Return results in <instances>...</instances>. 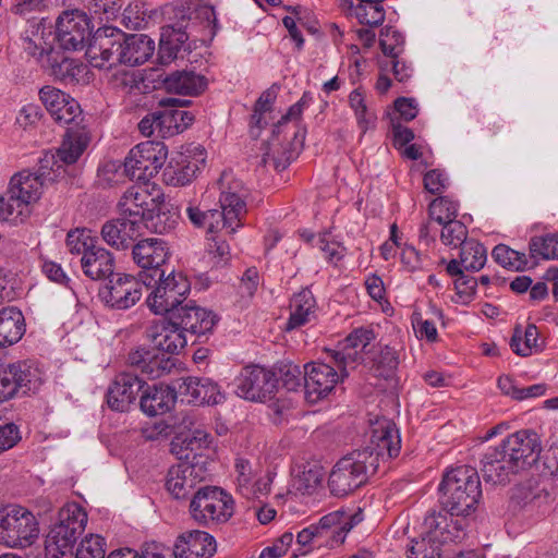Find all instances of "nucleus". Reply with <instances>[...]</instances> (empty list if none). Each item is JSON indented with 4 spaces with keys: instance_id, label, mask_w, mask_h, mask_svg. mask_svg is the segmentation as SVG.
I'll list each match as a JSON object with an SVG mask.
<instances>
[{
    "instance_id": "obj_1",
    "label": "nucleus",
    "mask_w": 558,
    "mask_h": 558,
    "mask_svg": "<svg viewBox=\"0 0 558 558\" xmlns=\"http://www.w3.org/2000/svg\"><path fill=\"white\" fill-rule=\"evenodd\" d=\"M400 449L401 438L396 424L389 420L377 422L371 446L348 453L333 466L328 480L331 494L343 497L354 492L376 473L380 461L398 457Z\"/></svg>"
},
{
    "instance_id": "obj_2",
    "label": "nucleus",
    "mask_w": 558,
    "mask_h": 558,
    "mask_svg": "<svg viewBox=\"0 0 558 558\" xmlns=\"http://www.w3.org/2000/svg\"><path fill=\"white\" fill-rule=\"evenodd\" d=\"M228 175L222 174L221 193L219 197V209L201 210L198 207L189 206L186 214L196 228H205L208 240L209 254L213 255L216 266L227 265L230 258V247L225 239L217 233L226 230L228 234H233L236 229L242 227V218L246 214V204L244 201L245 191L239 181H232L225 186Z\"/></svg>"
},
{
    "instance_id": "obj_3",
    "label": "nucleus",
    "mask_w": 558,
    "mask_h": 558,
    "mask_svg": "<svg viewBox=\"0 0 558 558\" xmlns=\"http://www.w3.org/2000/svg\"><path fill=\"white\" fill-rule=\"evenodd\" d=\"M440 504L450 515H469L482 495L477 471L460 465L448 471L440 483Z\"/></svg>"
},
{
    "instance_id": "obj_4",
    "label": "nucleus",
    "mask_w": 558,
    "mask_h": 558,
    "mask_svg": "<svg viewBox=\"0 0 558 558\" xmlns=\"http://www.w3.org/2000/svg\"><path fill=\"white\" fill-rule=\"evenodd\" d=\"M87 522V514L76 502L64 505L59 510V521L49 531L45 539L47 557L62 558L72 548Z\"/></svg>"
},
{
    "instance_id": "obj_5",
    "label": "nucleus",
    "mask_w": 558,
    "mask_h": 558,
    "mask_svg": "<svg viewBox=\"0 0 558 558\" xmlns=\"http://www.w3.org/2000/svg\"><path fill=\"white\" fill-rule=\"evenodd\" d=\"M191 23H178L162 27L159 43V58L161 62H169L177 58L181 47L189 40L196 22L208 28L209 35L214 36L217 32V16L213 7L198 5L189 17Z\"/></svg>"
},
{
    "instance_id": "obj_6",
    "label": "nucleus",
    "mask_w": 558,
    "mask_h": 558,
    "mask_svg": "<svg viewBox=\"0 0 558 558\" xmlns=\"http://www.w3.org/2000/svg\"><path fill=\"white\" fill-rule=\"evenodd\" d=\"M157 286L147 298L148 307L158 315L172 314L173 311L181 307L187 300L191 291V284L186 276L182 272L171 270L166 276V270L157 274L151 284Z\"/></svg>"
},
{
    "instance_id": "obj_7",
    "label": "nucleus",
    "mask_w": 558,
    "mask_h": 558,
    "mask_svg": "<svg viewBox=\"0 0 558 558\" xmlns=\"http://www.w3.org/2000/svg\"><path fill=\"white\" fill-rule=\"evenodd\" d=\"M39 535L35 515L21 506H8L0 510V543L9 547H27Z\"/></svg>"
},
{
    "instance_id": "obj_8",
    "label": "nucleus",
    "mask_w": 558,
    "mask_h": 558,
    "mask_svg": "<svg viewBox=\"0 0 558 558\" xmlns=\"http://www.w3.org/2000/svg\"><path fill=\"white\" fill-rule=\"evenodd\" d=\"M192 518L199 524L227 522L233 514L234 502L228 493L217 486L199 488L190 504Z\"/></svg>"
},
{
    "instance_id": "obj_9",
    "label": "nucleus",
    "mask_w": 558,
    "mask_h": 558,
    "mask_svg": "<svg viewBox=\"0 0 558 558\" xmlns=\"http://www.w3.org/2000/svg\"><path fill=\"white\" fill-rule=\"evenodd\" d=\"M163 143L146 141L133 147L124 161V172L136 182H149L167 159Z\"/></svg>"
},
{
    "instance_id": "obj_10",
    "label": "nucleus",
    "mask_w": 558,
    "mask_h": 558,
    "mask_svg": "<svg viewBox=\"0 0 558 558\" xmlns=\"http://www.w3.org/2000/svg\"><path fill=\"white\" fill-rule=\"evenodd\" d=\"M124 43V33L120 29L112 27L98 29L87 45L86 58L92 66L109 70L121 64V47Z\"/></svg>"
},
{
    "instance_id": "obj_11",
    "label": "nucleus",
    "mask_w": 558,
    "mask_h": 558,
    "mask_svg": "<svg viewBox=\"0 0 558 558\" xmlns=\"http://www.w3.org/2000/svg\"><path fill=\"white\" fill-rule=\"evenodd\" d=\"M40 385L39 371L26 362L0 366V403L19 395L34 392Z\"/></svg>"
},
{
    "instance_id": "obj_12",
    "label": "nucleus",
    "mask_w": 558,
    "mask_h": 558,
    "mask_svg": "<svg viewBox=\"0 0 558 558\" xmlns=\"http://www.w3.org/2000/svg\"><path fill=\"white\" fill-rule=\"evenodd\" d=\"M144 287L142 277L118 274L99 289V298L110 308L129 310L142 299Z\"/></svg>"
},
{
    "instance_id": "obj_13",
    "label": "nucleus",
    "mask_w": 558,
    "mask_h": 558,
    "mask_svg": "<svg viewBox=\"0 0 558 558\" xmlns=\"http://www.w3.org/2000/svg\"><path fill=\"white\" fill-rule=\"evenodd\" d=\"M169 255L167 243L158 238L144 239L132 246L133 262L143 269L140 277L143 278L146 288L151 287L157 274L165 271L161 267Z\"/></svg>"
},
{
    "instance_id": "obj_14",
    "label": "nucleus",
    "mask_w": 558,
    "mask_h": 558,
    "mask_svg": "<svg viewBox=\"0 0 558 558\" xmlns=\"http://www.w3.org/2000/svg\"><path fill=\"white\" fill-rule=\"evenodd\" d=\"M277 383L271 371L258 365L246 366L236 378V393L250 401H266L272 398Z\"/></svg>"
},
{
    "instance_id": "obj_15",
    "label": "nucleus",
    "mask_w": 558,
    "mask_h": 558,
    "mask_svg": "<svg viewBox=\"0 0 558 558\" xmlns=\"http://www.w3.org/2000/svg\"><path fill=\"white\" fill-rule=\"evenodd\" d=\"M375 340V332L372 328L360 327L353 329L342 341L338 343L336 350H329L331 357L342 376H349V368H354L362 363L363 353L367 345Z\"/></svg>"
},
{
    "instance_id": "obj_16",
    "label": "nucleus",
    "mask_w": 558,
    "mask_h": 558,
    "mask_svg": "<svg viewBox=\"0 0 558 558\" xmlns=\"http://www.w3.org/2000/svg\"><path fill=\"white\" fill-rule=\"evenodd\" d=\"M218 319L213 311L197 305L193 300L186 301L170 316L174 326L196 338L211 333Z\"/></svg>"
},
{
    "instance_id": "obj_17",
    "label": "nucleus",
    "mask_w": 558,
    "mask_h": 558,
    "mask_svg": "<svg viewBox=\"0 0 558 558\" xmlns=\"http://www.w3.org/2000/svg\"><path fill=\"white\" fill-rule=\"evenodd\" d=\"M347 376H342L330 365L325 363L312 362L304 366V389L306 399L315 403L326 398L339 381Z\"/></svg>"
},
{
    "instance_id": "obj_18",
    "label": "nucleus",
    "mask_w": 558,
    "mask_h": 558,
    "mask_svg": "<svg viewBox=\"0 0 558 558\" xmlns=\"http://www.w3.org/2000/svg\"><path fill=\"white\" fill-rule=\"evenodd\" d=\"M39 97L57 123L77 125L82 121L80 104L64 92L47 85L39 90Z\"/></svg>"
},
{
    "instance_id": "obj_19",
    "label": "nucleus",
    "mask_w": 558,
    "mask_h": 558,
    "mask_svg": "<svg viewBox=\"0 0 558 558\" xmlns=\"http://www.w3.org/2000/svg\"><path fill=\"white\" fill-rule=\"evenodd\" d=\"M206 160L205 150L195 147L189 154L179 153L171 157L162 172L163 181L168 185L183 186L189 184L196 175V172L204 166Z\"/></svg>"
},
{
    "instance_id": "obj_20",
    "label": "nucleus",
    "mask_w": 558,
    "mask_h": 558,
    "mask_svg": "<svg viewBox=\"0 0 558 558\" xmlns=\"http://www.w3.org/2000/svg\"><path fill=\"white\" fill-rule=\"evenodd\" d=\"M89 35V20L83 12H64L57 21V39L65 50L82 49Z\"/></svg>"
},
{
    "instance_id": "obj_21",
    "label": "nucleus",
    "mask_w": 558,
    "mask_h": 558,
    "mask_svg": "<svg viewBox=\"0 0 558 558\" xmlns=\"http://www.w3.org/2000/svg\"><path fill=\"white\" fill-rule=\"evenodd\" d=\"M505 448L510 451V461L518 469V473L530 468L538 459L541 442L536 433L519 430L502 440Z\"/></svg>"
},
{
    "instance_id": "obj_22",
    "label": "nucleus",
    "mask_w": 558,
    "mask_h": 558,
    "mask_svg": "<svg viewBox=\"0 0 558 558\" xmlns=\"http://www.w3.org/2000/svg\"><path fill=\"white\" fill-rule=\"evenodd\" d=\"M207 471L201 463L180 462L167 474V490L177 499L186 498L195 486L206 478Z\"/></svg>"
},
{
    "instance_id": "obj_23",
    "label": "nucleus",
    "mask_w": 558,
    "mask_h": 558,
    "mask_svg": "<svg viewBox=\"0 0 558 558\" xmlns=\"http://www.w3.org/2000/svg\"><path fill=\"white\" fill-rule=\"evenodd\" d=\"M510 451L501 441L498 446L489 447L484 453L482 462L483 478L492 484H505L510 481V475L517 474L518 469L510 461Z\"/></svg>"
},
{
    "instance_id": "obj_24",
    "label": "nucleus",
    "mask_w": 558,
    "mask_h": 558,
    "mask_svg": "<svg viewBox=\"0 0 558 558\" xmlns=\"http://www.w3.org/2000/svg\"><path fill=\"white\" fill-rule=\"evenodd\" d=\"M145 381L137 375L121 373L116 376L107 392V403L114 411H126L143 390Z\"/></svg>"
},
{
    "instance_id": "obj_25",
    "label": "nucleus",
    "mask_w": 558,
    "mask_h": 558,
    "mask_svg": "<svg viewBox=\"0 0 558 558\" xmlns=\"http://www.w3.org/2000/svg\"><path fill=\"white\" fill-rule=\"evenodd\" d=\"M126 191H132L131 197L136 202L137 206L146 213L151 220L150 228L156 233H165L173 228L174 221L166 223L168 216L166 213H158L153 216L151 213L156 207L157 201L160 197V191L155 183L137 182L136 185L129 187Z\"/></svg>"
},
{
    "instance_id": "obj_26",
    "label": "nucleus",
    "mask_w": 558,
    "mask_h": 558,
    "mask_svg": "<svg viewBox=\"0 0 558 558\" xmlns=\"http://www.w3.org/2000/svg\"><path fill=\"white\" fill-rule=\"evenodd\" d=\"M303 109L301 104L292 105L288 112L282 116L281 120L276 124L274 130V137L271 142L266 145V151L263 154L262 163L264 166L271 165L276 171L284 170L290 162L294 159V151L282 147L278 141V133L280 126L291 119L301 117Z\"/></svg>"
},
{
    "instance_id": "obj_27",
    "label": "nucleus",
    "mask_w": 558,
    "mask_h": 558,
    "mask_svg": "<svg viewBox=\"0 0 558 558\" xmlns=\"http://www.w3.org/2000/svg\"><path fill=\"white\" fill-rule=\"evenodd\" d=\"M215 551V538L198 530L182 533L173 547L175 558H209Z\"/></svg>"
},
{
    "instance_id": "obj_28",
    "label": "nucleus",
    "mask_w": 558,
    "mask_h": 558,
    "mask_svg": "<svg viewBox=\"0 0 558 558\" xmlns=\"http://www.w3.org/2000/svg\"><path fill=\"white\" fill-rule=\"evenodd\" d=\"M146 338L151 341L154 348L162 354H175L183 349L187 342L186 336L170 320L153 323L147 327Z\"/></svg>"
},
{
    "instance_id": "obj_29",
    "label": "nucleus",
    "mask_w": 558,
    "mask_h": 558,
    "mask_svg": "<svg viewBox=\"0 0 558 558\" xmlns=\"http://www.w3.org/2000/svg\"><path fill=\"white\" fill-rule=\"evenodd\" d=\"M144 227L135 221L119 216L106 221L101 227L102 240L116 250H126L133 246V242L142 234Z\"/></svg>"
},
{
    "instance_id": "obj_30",
    "label": "nucleus",
    "mask_w": 558,
    "mask_h": 558,
    "mask_svg": "<svg viewBox=\"0 0 558 558\" xmlns=\"http://www.w3.org/2000/svg\"><path fill=\"white\" fill-rule=\"evenodd\" d=\"M181 100L167 98L160 101L166 108L158 113L159 136L171 137L186 130L194 121L191 112L174 108Z\"/></svg>"
},
{
    "instance_id": "obj_31",
    "label": "nucleus",
    "mask_w": 558,
    "mask_h": 558,
    "mask_svg": "<svg viewBox=\"0 0 558 558\" xmlns=\"http://www.w3.org/2000/svg\"><path fill=\"white\" fill-rule=\"evenodd\" d=\"M160 81L168 93L184 96H198L208 85V81L204 75L187 70H178L160 75Z\"/></svg>"
},
{
    "instance_id": "obj_32",
    "label": "nucleus",
    "mask_w": 558,
    "mask_h": 558,
    "mask_svg": "<svg viewBox=\"0 0 558 558\" xmlns=\"http://www.w3.org/2000/svg\"><path fill=\"white\" fill-rule=\"evenodd\" d=\"M81 267L86 277L102 280L113 275L116 259L113 254L97 241L89 247L87 254L81 257Z\"/></svg>"
},
{
    "instance_id": "obj_33",
    "label": "nucleus",
    "mask_w": 558,
    "mask_h": 558,
    "mask_svg": "<svg viewBox=\"0 0 558 558\" xmlns=\"http://www.w3.org/2000/svg\"><path fill=\"white\" fill-rule=\"evenodd\" d=\"M130 365L135 366L148 379L160 378L161 376L170 373L174 366L171 357L162 354L155 353L150 350L138 349L131 352L128 357Z\"/></svg>"
},
{
    "instance_id": "obj_34",
    "label": "nucleus",
    "mask_w": 558,
    "mask_h": 558,
    "mask_svg": "<svg viewBox=\"0 0 558 558\" xmlns=\"http://www.w3.org/2000/svg\"><path fill=\"white\" fill-rule=\"evenodd\" d=\"M180 389L187 401L195 405L218 404L225 400L219 386L209 378L189 377Z\"/></svg>"
},
{
    "instance_id": "obj_35",
    "label": "nucleus",
    "mask_w": 558,
    "mask_h": 558,
    "mask_svg": "<svg viewBox=\"0 0 558 558\" xmlns=\"http://www.w3.org/2000/svg\"><path fill=\"white\" fill-rule=\"evenodd\" d=\"M175 390L166 385L148 386L141 397V409L149 416L162 415L175 404Z\"/></svg>"
},
{
    "instance_id": "obj_36",
    "label": "nucleus",
    "mask_w": 558,
    "mask_h": 558,
    "mask_svg": "<svg viewBox=\"0 0 558 558\" xmlns=\"http://www.w3.org/2000/svg\"><path fill=\"white\" fill-rule=\"evenodd\" d=\"M44 186L43 181H39L33 172L23 170L11 178L9 190L12 197H15L19 204L29 213V204L39 199Z\"/></svg>"
},
{
    "instance_id": "obj_37",
    "label": "nucleus",
    "mask_w": 558,
    "mask_h": 558,
    "mask_svg": "<svg viewBox=\"0 0 558 558\" xmlns=\"http://www.w3.org/2000/svg\"><path fill=\"white\" fill-rule=\"evenodd\" d=\"M125 43L121 47V64L130 66L143 64L154 53V43L143 34L126 35L124 33Z\"/></svg>"
},
{
    "instance_id": "obj_38",
    "label": "nucleus",
    "mask_w": 558,
    "mask_h": 558,
    "mask_svg": "<svg viewBox=\"0 0 558 558\" xmlns=\"http://www.w3.org/2000/svg\"><path fill=\"white\" fill-rule=\"evenodd\" d=\"M316 301L311 290L303 289L294 294L290 302V317L286 330L296 329L315 316Z\"/></svg>"
},
{
    "instance_id": "obj_39",
    "label": "nucleus",
    "mask_w": 558,
    "mask_h": 558,
    "mask_svg": "<svg viewBox=\"0 0 558 558\" xmlns=\"http://www.w3.org/2000/svg\"><path fill=\"white\" fill-rule=\"evenodd\" d=\"M25 332L24 316L16 307L0 310V348L16 343Z\"/></svg>"
},
{
    "instance_id": "obj_40",
    "label": "nucleus",
    "mask_w": 558,
    "mask_h": 558,
    "mask_svg": "<svg viewBox=\"0 0 558 558\" xmlns=\"http://www.w3.org/2000/svg\"><path fill=\"white\" fill-rule=\"evenodd\" d=\"M325 475L318 461H306L294 470L293 486L302 494H312L320 485Z\"/></svg>"
},
{
    "instance_id": "obj_41",
    "label": "nucleus",
    "mask_w": 558,
    "mask_h": 558,
    "mask_svg": "<svg viewBox=\"0 0 558 558\" xmlns=\"http://www.w3.org/2000/svg\"><path fill=\"white\" fill-rule=\"evenodd\" d=\"M89 136L85 131H74L70 128L60 148L54 153L62 165H72L77 161L89 144Z\"/></svg>"
},
{
    "instance_id": "obj_42",
    "label": "nucleus",
    "mask_w": 558,
    "mask_h": 558,
    "mask_svg": "<svg viewBox=\"0 0 558 558\" xmlns=\"http://www.w3.org/2000/svg\"><path fill=\"white\" fill-rule=\"evenodd\" d=\"M52 76L65 85H76L88 82L87 66L71 58H63L51 65Z\"/></svg>"
},
{
    "instance_id": "obj_43",
    "label": "nucleus",
    "mask_w": 558,
    "mask_h": 558,
    "mask_svg": "<svg viewBox=\"0 0 558 558\" xmlns=\"http://www.w3.org/2000/svg\"><path fill=\"white\" fill-rule=\"evenodd\" d=\"M487 260V251L483 244L470 239L461 246L460 262L468 271L481 270Z\"/></svg>"
},
{
    "instance_id": "obj_44",
    "label": "nucleus",
    "mask_w": 558,
    "mask_h": 558,
    "mask_svg": "<svg viewBox=\"0 0 558 558\" xmlns=\"http://www.w3.org/2000/svg\"><path fill=\"white\" fill-rule=\"evenodd\" d=\"M538 329L535 325L530 324L523 331L520 326L514 328L510 347L513 352L521 356H527L532 353L533 348H537Z\"/></svg>"
},
{
    "instance_id": "obj_45",
    "label": "nucleus",
    "mask_w": 558,
    "mask_h": 558,
    "mask_svg": "<svg viewBox=\"0 0 558 558\" xmlns=\"http://www.w3.org/2000/svg\"><path fill=\"white\" fill-rule=\"evenodd\" d=\"M494 260L504 268L521 271L527 266V258L524 253L514 251L505 244H498L492 252Z\"/></svg>"
},
{
    "instance_id": "obj_46",
    "label": "nucleus",
    "mask_w": 558,
    "mask_h": 558,
    "mask_svg": "<svg viewBox=\"0 0 558 558\" xmlns=\"http://www.w3.org/2000/svg\"><path fill=\"white\" fill-rule=\"evenodd\" d=\"M530 256L534 259L558 258V235L546 234L533 236L529 243Z\"/></svg>"
},
{
    "instance_id": "obj_47",
    "label": "nucleus",
    "mask_w": 558,
    "mask_h": 558,
    "mask_svg": "<svg viewBox=\"0 0 558 558\" xmlns=\"http://www.w3.org/2000/svg\"><path fill=\"white\" fill-rule=\"evenodd\" d=\"M429 219L442 226L458 216V204L447 196L433 199L428 206Z\"/></svg>"
},
{
    "instance_id": "obj_48",
    "label": "nucleus",
    "mask_w": 558,
    "mask_h": 558,
    "mask_svg": "<svg viewBox=\"0 0 558 558\" xmlns=\"http://www.w3.org/2000/svg\"><path fill=\"white\" fill-rule=\"evenodd\" d=\"M63 170L62 162L58 159L57 155L51 151H47L39 159L38 169L33 174L43 181L44 185L53 183Z\"/></svg>"
},
{
    "instance_id": "obj_49",
    "label": "nucleus",
    "mask_w": 558,
    "mask_h": 558,
    "mask_svg": "<svg viewBox=\"0 0 558 558\" xmlns=\"http://www.w3.org/2000/svg\"><path fill=\"white\" fill-rule=\"evenodd\" d=\"M379 45L385 56L396 59L403 52L404 37L396 28L385 27L380 31Z\"/></svg>"
},
{
    "instance_id": "obj_50",
    "label": "nucleus",
    "mask_w": 558,
    "mask_h": 558,
    "mask_svg": "<svg viewBox=\"0 0 558 558\" xmlns=\"http://www.w3.org/2000/svg\"><path fill=\"white\" fill-rule=\"evenodd\" d=\"M449 514L450 512H447L444 508L438 511L432 510L428 512L423 522L428 542L436 543L440 532L450 526L449 522L452 515Z\"/></svg>"
},
{
    "instance_id": "obj_51",
    "label": "nucleus",
    "mask_w": 558,
    "mask_h": 558,
    "mask_svg": "<svg viewBox=\"0 0 558 558\" xmlns=\"http://www.w3.org/2000/svg\"><path fill=\"white\" fill-rule=\"evenodd\" d=\"M131 195L132 191H125L120 197L118 202L119 216L126 218L128 220L135 221L142 227L150 228V226L145 222L150 218L141 209L140 206H137Z\"/></svg>"
},
{
    "instance_id": "obj_52",
    "label": "nucleus",
    "mask_w": 558,
    "mask_h": 558,
    "mask_svg": "<svg viewBox=\"0 0 558 558\" xmlns=\"http://www.w3.org/2000/svg\"><path fill=\"white\" fill-rule=\"evenodd\" d=\"M440 240L448 246H462L468 240V229L464 223L454 219L441 226Z\"/></svg>"
},
{
    "instance_id": "obj_53",
    "label": "nucleus",
    "mask_w": 558,
    "mask_h": 558,
    "mask_svg": "<svg viewBox=\"0 0 558 558\" xmlns=\"http://www.w3.org/2000/svg\"><path fill=\"white\" fill-rule=\"evenodd\" d=\"M28 213L19 204L8 190L5 195H0V220L16 223L23 221Z\"/></svg>"
},
{
    "instance_id": "obj_54",
    "label": "nucleus",
    "mask_w": 558,
    "mask_h": 558,
    "mask_svg": "<svg viewBox=\"0 0 558 558\" xmlns=\"http://www.w3.org/2000/svg\"><path fill=\"white\" fill-rule=\"evenodd\" d=\"M235 471L238 473V490L242 496L250 499L253 492L252 484L255 480L250 461L238 459L235 463Z\"/></svg>"
},
{
    "instance_id": "obj_55",
    "label": "nucleus",
    "mask_w": 558,
    "mask_h": 558,
    "mask_svg": "<svg viewBox=\"0 0 558 558\" xmlns=\"http://www.w3.org/2000/svg\"><path fill=\"white\" fill-rule=\"evenodd\" d=\"M146 13L144 2L136 0L130 3L123 13L124 26L132 31L141 29L146 24Z\"/></svg>"
},
{
    "instance_id": "obj_56",
    "label": "nucleus",
    "mask_w": 558,
    "mask_h": 558,
    "mask_svg": "<svg viewBox=\"0 0 558 558\" xmlns=\"http://www.w3.org/2000/svg\"><path fill=\"white\" fill-rule=\"evenodd\" d=\"M105 539L99 535L85 537L75 553V558H105Z\"/></svg>"
},
{
    "instance_id": "obj_57",
    "label": "nucleus",
    "mask_w": 558,
    "mask_h": 558,
    "mask_svg": "<svg viewBox=\"0 0 558 558\" xmlns=\"http://www.w3.org/2000/svg\"><path fill=\"white\" fill-rule=\"evenodd\" d=\"M97 242L96 239L90 238L84 230L70 231L66 235L65 244L71 254L84 256L89 251V247Z\"/></svg>"
},
{
    "instance_id": "obj_58",
    "label": "nucleus",
    "mask_w": 558,
    "mask_h": 558,
    "mask_svg": "<svg viewBox=\"0 0 558 558\" xmlns=\"http://www.w3.org/2000/svg\"><path fill=\"white\" fill-rule=\"evenodd\" d=\"M141 81L137 78L134 71L119 70L112 74L110 84L117 90L130 93L140 87Z\"/></svg>"
},
{
    "instance_id": "obj_59",
    "label": "nucleus",
    "mask_w": 558,
    "mask_h": 558,
    "mask_svg": "<svg viewBox=\"0 0 558 558\" xmlns=\"http://www.w3.org/2000/svg\"><path fill=\"white\" fill-rule=\"evenodd\" d=\"M347 513L344 511H335L324 515L317 524L318 534L325 537L330 529L338 527L342 531V524H347Z\"/></svg>"
},
{
    "instance_id": "obj_60",
    "label": "nucleus",
    "mask_w": 558,
    "mask_h": 558,
    "mask_svg": "<svg viewBox=\"0 0 558 558\" xmlns=\"http://www.w3.org/2000/svg\"><path fill=\"white\" fill-rule=\"evenodd\" d=\"M276 99V93L271 89L265 90L257 99L254 112L252 114V123L262 129V116L271 109V105Z\"/></svg>"
},
{
    "instance_id": "obj_61",
    "label": "nucleus",
    "mask_w": 558,
    "mask_h": 558,
    "mask_svg": "<svg viewBox=\"0 0 558 558\" xmlns=\"http://www.w3.org/2000/svg\"><path fill=\"white\" fill-rule=\"evenodd\" d=\"M318 244L327 262L337 265L343 258L345 248L339 242L328 241L322 236L318 239Z\"/></svg>"
},
{
    "instance_id": "obj_62",
    "label": "nucleus",
    "mask_w": 558,
    "mask_h": 558,
    "mask_svg": "<svg viewBox=\"0 0 558 558\" xmlns=\"http://www.w3.org/2000/svg\"><path fill=\"white\" fill-rule=\"evenodd\" d=\"M412 325L415 332L421 338H426L428 341H436L437 339V329L433 322L428 319H423L420 313H413L412 315Z\"/></svg>"
},
{
    "instance_id": "obj_63",
    "label": "nucleus",
    "mask_w": 558,
    "mask_h": 558,
    "mask_svg": "<svg viewBox=\"0 0 558 558\" xmlns=\"http://www.w3.org/2000/svg\"><path fill=\"white\" fill-rule=\"evenodd\" d=\"M282 375L283 385L288 390H295L301 386V381L304 377V373L300 366L294 364L283 365L280 369Z\"/></svg>"
},
{
    "instance_id": "obj_64",
    "label": "nucleus",
    "mask_w": 558,
    "mask_h": 558,
    "mask_svg": "<svg viewBox=\"0 0 558 558\" xmlns=\"http://www.w3.org/2000/svg\"><path fill=\"white\" fill-rule=\"evenodd\" d=\"M21 439L19 428L13 423L0 426V452L14 447Z\"/></svg>"
}]
</instances>
